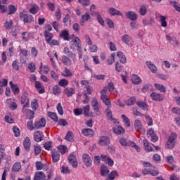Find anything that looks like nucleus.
<instances>
[{"label": "nucleus", "instance_id": "774afa93", "mask_svg": "<svg viewBox=\"0 0 180 180\" xmlns=\"http://www.w3.org/2000/svg\"><path fill=\"white\" fill-rule=\"evenodd\" d=\"M166 160L169 164H174L175 162V159L173 155H168L166 157Z\"/></svg>", "mask_w": 180, "mask_h": 180}, {"label": "nucleus", "instance_id": "f704fd0d", "mask_svg": "<svg viewBox=\"0 0 180 180\" xmlns=\"http://www.w3.org/2000/svg\"><path fill=\"white\" fill-rule=\"evenodd\" d=\"M65 93L67 95L68 98H70V96H72L74 94H75V89L68 87L65 90Z\"/></svg>", "mask_w": 180, "mask_h": 180}, {"label": "nucleus", "instance_id": "e433bc0d", "mask_svg": "<svg viewBox=\"0 0 180 180\" xmlns=\"http://www.w3.org/2000/svg\"><path fill=\"white\" fill-rule=\"evenodd\" d=\"M116 176H119V174L115 170H112L110 174H108V177L106 180H114Z\"/></svg>", "mask_w": 180, "mask_h": 180}, {"label": "nucleus", "instance_id": "3c124183", "mask_svg": "<svg viewBox=\"0 0 180 180\" xmlns=\"http://www.w3.org/2000/svg\"><path fill=\"white\" fill-rule=\"evenodd\" d=\"M68 85V80L65 79H62L58 82V86H63V88H65Z\"/></svg>", "mask_w": 180, "mask_h": 180}, {"label": "nucleus", "instance_id": "79ce46f5", "mask_svg": "<svg viewBox=\"0 0 180 180\" xmlns=\"http://www.w3.org/2000/svg\"><path fill=\"white\" fill-rule=\"evenodd\" d=\"M121 117L127 127H130V120L129 119V117H127V116L124 115H122Z\"/></svg>", "mask_w": 180, "mask_h": 180}, {"label": "nucleus", "instance_id": "a19ab883", "mask_svg": "<svg viewBox=\"0 0 180 180\" xmlns=\"http://www.w3.org/2000/svg\"><path fill=\"white\" fill-rule=\"evenodd\" d=\"M25 113H26L27 117H29L30 120H32V119H33V117H34V111H33L30 109H27L25 110Z\"/></svg>", "mask_w": 180, "mask_h": 180}, {"label": "nucleus", "instance_id": "864d4df0", "mask_svg": "<svg viewBox=\"0 0 180 180\" xmlns=\"http://www.w3.org/2000/svg\"><path fill=\"white\" fill-rule=\"evenodd\" d=\"M20 168H22V165H20V162H15L13 165V171H15V172H18Z\"/></svg>", "mask_w": 180, "mask_h": 180}, {"label": "nucleus", "instance_id": "c85d7f7f", "mask_svg": "<svg viewBox=\"0 0 180 180\" xmlns=\"http://www.w3.org/2000/svg\"><path fill=\"white\" fill-rule=\"evenodd\" d=\"M154 86H155V89H157L158 91H160V92H163V94H165V92H167V89L165 88V85H162V84H158V83H155L154 84Z\"/></svg>", "mask_w": 180, "mask_h": 180}, {"label": "nucleus", "instance_id": "f257e3e1", "mask_svg": "<svg viewBox=\"0 0 180 180\" xmlns=\"http://www.w3.org/2000/svg\"><path fill=\"white\" fill-rule=\"evenodd\" d=\"M19 18L24 23H32V22H34L33 15L27 14L25 11L20 12L19 13Z\"/></svg>", "mask_w": 180, "mask_h": 180}, {"label": "nucleus", "instance_id": "a18cd8bd", "mask_svg": "<svg viewBox=\"0 0 180 180\" xmlns=\"http://www.w3.org/2000/svg\"><path fill=\"white\" fill-rule=\"evenodd\" d=\"M136 103V97H131L129 99H128L126 101V105L127 106H132V105H134Z\"/></svg>", "mask_w": 180, "mask_h": 180}, {"label": "nucleus", "instance_id": "6e6552de", "mask_svg": "<svg viewBox=\"0 0 180 180\" xmlns=\"http://www.w3.org/2000/svg\"><path fill=\"white\" fill-rule=\"evenodd\" d=\"M71 43H72V46H75V47L77 48V51H81L82 49V44H81V39H79L78 37H76Z\"/></svg>", "mask_w": 180, "mask_h": 180}, {"label": "nucleus", "instance_id": "49530a36", "mask_svg": "<svg viewBox=\"0 0 180 180\" xmlns=\"http://www.w3.org/2000/svg\"><path fill=\"white\" fill-rule=\"evenodd\" d=\"M59 152L60 154H65L67 153V150H68V148L64 145H60L58 147Z\"/></svg>", "mask_w": 180, "mask_h": 180}, {"label": "nucleus", "instance_id": "5701e85b", "mask_svg": "<svg viewBox=\"0 0 180 180\" xmlns=\"http://www.w3.org/2000/svg\"><path fill=\"white\" fill-rule=\"evenodd\" d=\"M34 180H46V174L43 172H37Z\"/></svg>", "mask_w": 180, "mask_h": 180}, {"label": "nucleus", "instance_id": "0eeeda50", "mask_svg": "<svg viewBox=\"0 0 180 180\" xmlns=\"http://www.w3.org/2000/svg\"><path fill=\"white\" fill-rule=\"evenodd\" d=\"M82 160H83V162H84L87 168H89V167L92 166V160H91V157L89 156V155L86 153L83 154Z\"/></svg>", "mask_w": 180, "mask_h": 180}, {"label": "nucleus", "instance_id": "2eb2a0df", "mask_svg": "<svg viewBox=\"0 0 180 180\" xmlns=\"http://www.w3.org/2000/svg\"><path fill=\"white\" fill-rule=\"evenodd\" d=\"M91 19V15L86 12L82 15V20H80V25L85 26V22H88Z\"/></svg>", "mask_w": 180, "mask_h": 180}, {"label": "nucleus", "instance_id": "8fccbe9b", "mask_svg": "<svg viewBox=\"0 0 180 180\" xmlns=\"http://www.w3.org/2000/svg\"><path fill=\"white\" fill-rule=\"evenodd\" d=\"M175 144H176L175 142H172L171 141L167 140V141L166 143V148L172 150V148H174V147H175Z\"/></svg>", "mask_w": 180, "mask_h": 180}, {"label": "nucleus", "instance_id": "dca6fc26", "mask_svg": "<svg viewBox=\"0 0 180 180\" xmlns=\"http://www.w3.org/2000/svg\"><path fill=\"white\" fill-rule=\"evenodd\" d=\"M143 147L146 153H151V151H154V148L150 144V142L147 139L143 140Z\"/></svg>", "mask_w": 180, "mask_h": 180}, {"label": "nucleus", "instance_id": "a878e982", "mask_svg": "<svg viewBox=\"0 0 180 180\" xmlns=\"http://www.w3.org/2000/svg\"><path fill=\"white\" fill-rule=\"evenodd\" d=\"M126 16L127 19H130V20H137V13L134 11H129L126 13Z\"/></svg>", "mask_w": 180, "mask_h": 180}, {"label": "nucleus", "instance_id": "2f4dec72", "mask_svg": "<svg viewBox=\"0 0 180 180\" xmlns=\"http://www.w3.org/2000/svg\"><path fill=\"white\" fill-rule=\"evenodd\" d=\"M6 85H8V79H0V95L4 94V86H6Z\"/></svg>", "mask_w": 180, "mask_h": 180}, {"label": "nucleus", "instance_id": "09e8293b", "mask_svg": "<svg viewBox=\"0 0 180 180\" xmlns=\"http://www.w3.org/2000/svg\"><path fill=\"white\" fill-rule=\"evenodd\" d=\"M91 109V106L89 105H87L84 107H83L82 110L84 116H89V110Z\"/></svg>", "mask_w": 180, "mask_h": 180}, {"label": "nucleus", "instance_id": "6ab92c4d", "mask_svg": "<svg viewBox=\"0 0 180 180\" xmlns=\"http://www.w3.org/2000/svg\"><path fill=\"white\" fill-rule=\"evenodd\" d=\"M101 176H106V175H109V169L106 165H102L100 169Z\"/></svg>", "mask_w": 180, "mask_h": 180}, {"label": "nucleus", "instance_id": "37998d69", "mask_svg": "<svg viewBox=\"0 0 180 180\" xmlns=\"http://www.w3.org/2000/svg\"><path fill=\"white\" fill-rule=\"evenodd\" d=\"M160 23H161L162 27H167L168 24L167 22V18H165V16L160 15Z\"/></svg>", "mask_w": 180, "mask_h": 180}, {"label": "nucleus", "instance_id": "393cba45", "mask_svg": "<svg viewBox=\"0 0 180 180\" xmlns=\"http://www.w3.org/2000/svg\"><path fill=\"white\" fill-rule=\"evenodd\" d=\"M122 40L123 43L127 44V46H130V44H131V37H130L129 34L122 35Z\"/></svg>", "mask_w": 180, "mask_h": 180}, {"label": "nucleus", "instance_id": "4c0bfd02", "mask_svg": "<svg viewBox=\"0 0 180 180\" xmlns=\"http://www.w3.org/2000/svg\"><path fill=\"white\" fill-rule=\"evenodd\" d=\"M176 139H178V135L176 134V133L172 132L167 140H169V141H172L173 143H176Z\"/></svg>", "mask_w": 180, "mask_h": 180}, {"label": "nucleus", "instance_id": "6e6d98bb", "mask_svg": "<svg viewBox=\"0 0 180 180\" xmlns=\"http://www.w3.org/2000/svg\"><path fill=\"white\" fill-rule=\"evenodd\" d=\"M97 20L101 26H105V20H103V18L100 13H97Z\"/></svg>", "mask_w": 180, "mask_h": 180}, {"label": "nucleus", "instance_id": "13d9d810", "mask_svg": "<svg viewBox=\"0 0 180 180\" xmlns=\"http://www.w3.org/2000/svg\"><path fill=\"white\" fill-rule=\"evenodd\" d=\"M115 70L117 72H122V71H123V65H122L119 62H117L115 64Z\"/></svg>", "mask_w": 180, "mask_h": 180}, {"label": "nucleus", "instance_id": "7ed1b4c3", "mask_svg": "<svg viewBox=\"0 0 180 180\" xmlns=\"http://www.w3.org/2000/svg\"><path fill=\"white\" fill-rule=\"evenodd\" d=\"M21 105H23V108H28L30 105L29 101V94L27 92H23L20 97Z\"/></svg>", "mask_w": 180, "mask_h": 180}, {"label": "nucleus", "instance_id": "603ef678", "mask_svg": "<svg viewBox=\"0 0 180 180\" xmlns=\"http://www.w3.org/2000/svg\"><path fill=\"white\" fill-rule=\"evenodd\" d=\"M139 13L141 16H145L147 14V7L146 6H141L139 9Z\"/></svg>", "mask_w": 180, "mask_h": 180}, {"label": "nucleus", "instance_id": "de8ad7c7", "mask_svg": "<svg viewBox=\"0 0 180 180\" xmlns=\"http://www.w3.org/2000/svg\"><path fill=\"white\" fill-rule=\"evenodd\" d=\"M103 101V103L107 106V108H112V104L110 103V100L108 97L104 98H101Z\"/></svg>", "mask_w": 180, "mask_h": 180}, {"label": "nucleus", "instance_id": "cd10ccee", "mask_svg": "<svg viewBox=\"0 0 180 180\" xmlns=\"http://www.w3.org/2000/svg\"><path fill=\"white\" fill-rule=\"evenodd\" d=\"M62 63L64 64V65H67V67H70V65L72 64L71 59L65 56H62Z\"/></svg>", "mask_w": 180, "mask_h": 180}, {"label": "nucleus", "instance_id": "9d476101", "mask_svg": "<svg viewBox=\"0 0 180 180\" xmlns=\"http://www.w3.org/2000/svg\"><path fill=\"white\" fill-rule=\"evenodd\" d=\"M46 127V119L43 117L34 122V127L37 129H42V127Z\"/></svg>", "mask_w": 180, "mask_h": 180}, {"label": "nucleus", "instance_id": "473e14b6", "mask_svg": "<svg viewBox=\"0 0 180 180\" xmlns=\"http://www.w3.org/2000/svg\"><path fill=\"white\" fill-rule=\"evenodd\" d=\"M31 108L34 112L37 110V108H39V101L37 99H32V101H31Z\"/></svg>", "mask_w": 180, "mask_h": 180}, {"label": "nucleus", "instance_id": "a211bd4d", "mask_svg": "<svg viewBox=\"0 0 180 180\" xmlns=\"http://www.w3.org/2000/svg\"><path fill=\"white\" fill-rule=\"evenodd\" d=\"M146 64L147 67L149 68V70L153 72V74H157V66L153 63L151 61H146Z\"/></svg>", "mask_w": 180, "mask_h": 180}, {"label": "nucleus", "instance_id": "bb28decb", "mask_svg": "<svg viewBox=\"0 0 180 180\" xmlns=\"http://www.w3.org/2000/svg\"><path fill=\"white\" fill-rule=\"evenodd\" d=\"M131 81L134 85H139L141 83V79L137 75H133L131 76Z\"/></svg>", "mask_w": 180, "mask_h": 180}, {"label": "nucleus", "instance_id": "4468645a", "mask_svg": "<svg viewBox=\"0 0 180 180\" xmlns=\"http://www.w3.org/2000/svg\"><path fill=\"white\" fill-rule=\"evenodd\" d=\"M113 132L115 134H117V136H120L121 134H124L126 131L123 127H122V126H115L113 128Z\"/></svg>", "mask_w": 180, "mask_h": 180}, {"label": "nucleus", "instance_id": "c03bdc74", "mask_svg": "<svg viewBox=\"0 0 180 180\" xmlns=\"http://www.w3.org/2000/svg\"><path fill=\"white\" fill-rule=\"evenodd\" d=\"M34 155H39L41 153V146L34 145Z\"/></svg>", "mask_w": 180, "mask_h": 180}, {"label": "nucleus", "instance_id": "423d86ee", "mask_svg": "<svg viewBox=\"0 0 180 180\" xmlns=\"http://www.w3.org/2000/svg\"><path fill=\"white\" fill-rule=\"evenodd\" d=\"M68 160L69 163L71 164L73 168L78 167V161H77V157L75 156V155L72 153L70 154L68 158Z\"/></svg>", "mask_w": 180, "mask_h": 180}, {"label": "nucleus", "instance_id": "7c9ffc66", "mask_svg": "<svg viewBox=\"0 0 180 180\" xmlns=\"http://www.w3.org/2000/svg\"><path fill=\"white\" fill-rule=\"evenodd\" d=\"M134 127L138 133L143 129V124H141V121L140 120H136L134 121Z\"/></svg>", "mask_w": 180, "mask_h": 180}, {"label": "nucleus", "instance_id": "f8f14e48", "mask_svg": "<svg viewBox=\"0 0 180 180\" xmlns=\"http://www.w3.org/2000/svg\"><path fill=\"white\" fill-rule=\"evenodd\" d=\"M101 160L105 162V164H108L109 167H113L115 165V162L112 158H108L106 155H101Z\"/></svg>", "mask_w": 180, "mask_h": 180}, {"label": "nucleus", "instance_id": "4be33fe9", "mask_svg": "<svg viewBox=\"0 0 180 180\" xmlns=\"http://www.w3.org/2000/svg\"><path fill=\"white\" fill-rule=\"evenodd\" d=\"M44 37L46 43H50L51 40H53V37H54V34L53 33L49 32V31H44Z\"/></svg>", "mask_w": 180, "mask_h": 180}, {"label": "nucleus", "instance_id": "0e129e2a", "mask_svg": "<svg viewBox=\"0 0 180 180\" xmlns=\"http://www.w3.org/2000/svg\"><path fill=\"white\" fill-rule=\"evenodd\" d=\"M28 68L30 72H34L36 71V65H34V63L32 62L28 65Z\"/></svg>", "mask_w": 180, "mask_h": 180}, {"label": "nucleus", "instance_id": "ea45409f", "mask_svg": "<svg viewBox=\"0 0 180 180\" xmlns=\"http://www.w3.org/2000/svg\"><path fill=\"white\" fill-rule=\"evenodd\" d=\"M48 116H49V117L52 119V120H53V122H58V117L57 116V114L56 112H49Z\"/></svg>", "mask_w": 180, "mask_h": 180}, {"label": "nucleus", "instance_id": "72a5a7b5", "mask_svg": "<svg viewBox=\"0 0 180 180\" xmlns=\"http://www.w3.org/2000/svg\"><path fill=\"white\" fill-rule=\"evenodd\" d=\"M39 11H40V7H39V6L34 4L31 9L29 10L30 13H31L32 15H36V13H37V12H39Z\"/></svg>", "mask_w": 180, "mask_h": 180}, {"label": "nucleus", "instance_id": "20e7f679", "mask_svg": "<svg viewBox=\"0 0 180 180\" xmlns=\"http://www.w3.org/2000/svg\"><path fill=\"white\" fill-rule=\"evenodd\" d=\"M91 106L96 116H100L101 115V108L99 107V102L96 98H94L91 101Z\"/></svg>", "mask_w": 180, "mask_h": 180}, {"label": "nucleus", "instance_id": "39448f33", "mask_svg": "<svg viewBox=\"0 0 180 180\" xmlns=\"http://www.w3.org/2000/svg\"><path fill=\"white\" fill-rule=\"evenodd\" d=\"M152 101H155V102H162L164 99H165V97L164 96L160 94V93L157 92H153L150 95Z\"/></svg>", "mask_w": 180, "mask_h": 180}, {"label": "nucleus", "instance_id": "c756f323", "mask_svg": "<svg viewBox=\"0 0 180 180\" xmlns=\"http://www.w3.org/2000/svg\"><path fill=\"white\" fill-rule=\"evenodd\" d=\"M13 26V20H12L11 19L7 20L4 22V27H5L6 30H11V29H12Z\"/></svg>", "mask_w": 180, "mask_h": 180}, {"label": "nucleus", "instance_id": "412c9836", "mask_svg": "<svg viewBox=\"0 0 180 180\" xmlns=\"http://www.w3.org/2000/svg\"><path fill=\"white\" fill-rule=\"evenodd\" d=\"M32 143L30 142V138L26 137L23 141V146L25 150H26L27 152L30 151V146Z\"/></svg>", "mask_w": 180, "mask_h": 180}, {"label": "nucleus", "instance_id": "4d7b16f0", "mask_svg": "<svg viewBox=\"0 0 180 180\" xmlns=\"http://www.w3.org/2000/svg\"><path fill=\"white\" fill-rule=\"evenodd\" d=\"M31 54L32 57H33L34 58H36V57H37V54H39V51L37 50V49H36V47H32L31 49Z\"/></svg>", "mask_w": 180, "mask_h": 180}, {"label": "nucleus", "instance_id": "052dcab7", "mask_svg": "<svg viewBox=\"0 0 180 180\" xmlns=\"http://www.w3.org/2000/svg\"><path fill=\"white\" fill-rule=\"evenodd\" d=\"M13 131L15 137H19V136H20V130L18 127H13Z\"/></svg>", "mask_w": 180, "mask_h": 180}, {"label": "nucleus", "instance_id": "9b49d317", "mask_svg": "<svg viewBox=\"0 0 180 180\" xmlns=\"http://www.w3.org/2000/svg\"><path fill=\"white\" fill-rule=\"evenodd\" d=\"M108 13L111 15V16H122L123 15V13H122V12H120V11L113 8V7H110L108 9Z\"/></svg>", "mask_w": 180, "mask_h": 180}, {"label": "nucleus", "instance_id": "f03ea898", "mask_svg": "<svg viewBox=\"0 0 180 180\" xmlns=\"http://www.w3.org/2000/svg\"><path fill=\"white\" fill-rule=\"evenodd\" d=\"M98 144L101 147L109 146V144H110V138L108 137L107 136H101L98 137Z\"/></svg>", "mask_w": 180, "mask_h": 180}, {"label": "nucleus", "instance_id": "58836bf2", "mask_svg": "<svg viewBox=\"0 0 180 180\" xmlns=\"http://www.w3.org/2000/svg\"><path fill=\"white\" fill-rule=\"evenodd\" d=\"M101 99H105V98L108 97V86H105L102 91H101Z\"/></svg>", "mask_w": 180, "mask_h": 180}, {"label": "nucleus", "instance_id": "f3484780", "mask_svg": "<svg viewBox=\"0 0 180 180\" xmlns=\"http://www.w3.org/2000/svg\"><path fill=\"white\" fill-rule=\"evenodd\" d=\"M43 137H44V135L43 134V132L41 131H37L34 134V140L37 141V143H40V141H42Z\"/></svg>", "mask_w": 180, "mask_h": 180}, {"label": "nucleus", "instance_id": "bf43d9fd", "mask_svg": "<svg viewBox=\"0 0 180 180\" xmlns=\"http://www.w3.org/2000/svg\"><path fill=\"white\" fill-rule=\"evenodd\" d=\"M35 167L37 169V171H40L41 169H43L44 168V165L41 163V162H36Z\"/></svg>", "mask_w": 180, "mask_h": 180}, {"label": "nucleus", "instance_id": "5fc2aeb1", "mask_svg": "<svg viewBox=\"0 0 180 180\" xmlns=\"http://www.w3.org/2000/svg\"><path fill=\"white\" fill-rule=\"evenodd\" d=\"M61 92V89L58 85H55L53 87V95H58Z\"/></svg>", "mask_w": 180, "mask_h": 180}, {"label": "nucleus", "instance_id": "1a4fd4ad", "mask_svg": "<svg viewBox=\"0 0 180 180\" xmlns=\"http://www.w3.org/2000/svg\"><path fill=\"white\" fill-rule=\"evenodd\" d=\"M59 37L60 39H63V40H64L65 41H70V33L67 30H62L59 34Z\"/></svg>", "mask_w": 180, "mask_h": 180}, {"label": "nucleus", "instance_id": "69168bd1", "mask_svg": "<svg viewBox=\"0 0 180 180\" xmlns=\"http://www.w3.org/2000/svg\"><path fill=\"white\" fill-rule=\"evenodd\" d=\"M63 72H64L63 74V77H71L72 75V73L71 72V71L67 68H65Z\"/></svg>", "mask_w": 180, "mask_h": 180}, {"label": "nucleus", "instance_id": "ddd939ff", "mask_svg": "<svg viewBox=\"0 0 180 180\" xmlns=\"http://www.w3.org/2000/svg\"><path fill=\"white\" fill-rule=\"evenodd\" d=\"M82 134L86 137H93L94 134H95V131H94L92 129H84L82 130Z\"/></svg>", "mask_w": 180, "mask_h": 180}, {"label": "nucleus", "instance_id": "680f3d73", "mask_svg": "<svg viewBox=\"0 0 180 180\" xmlns=\"http://www.w3.org/2000/svg\"><path fill=\"white\" fill-rule=\"evenodd\" d=\"M50 75L51 78L54 79V81H58V75H57V73L54 70H51L50 72Z\"/></svg>", "mask_w": 180, "mask_h": 180}, {"label": "nucleus", "instance_id": "338daca9", "mask_svg": "<svg viewBox=\"0 0 180 180\" xmlns=\"http://www.w3.org/2000/svg\"><path fill=\"white\" fill-rule=\"evenodd\" d=\"M12 67L15 71H19V62L18 60L13 61Z\"/></svg>", "mask_w": 180, "mask_h": 180}, {"label": "nucleus", "instance_id": "b1692460", "mask_svg": "<svg viewBox=\"0 0 180 180\" xmlns=\"http://www.w3.org/2000/svg\"><path fill=\"white\" fill-rule=\"evenodd\" d=\"M137 106L142 109L143 110H145L146 112H148V105L147 103L144 101H138L136 102Z\"/></svg>", "mask_w": 180, "mask_h": 180}, {"label": "nucleus", "instance_id": "e2e57ef3", "mask_svg": "<svg viewBox=\"0 0 180 180\" xmlns=\"http://www.w3.org/2000/svg\"><path fill=\"white\" fill-rule=\"evenodd\" d=\"M56 109H57L58 113H59L60 115H64L63 106H61V103H58Z\"/></svg>", "mask_w": 180, "mask_h": 180}, {"label": "nucleus", "instance_id": "c9c22d12", "mask_svg": "<svg viewBox=\"0 0 180 180\" xmlns=\"http://www.w3.org/2000/svg\"><path fill=\"white\" fill-rule=\"evenodd\" d=\"M8 15H13L15 13V12L18 11V8L15 5H8Z\"/></svg>", "mask_w": 180, "mask_h": 180}, {"label": "nucleus", "instance_id": "aec40b11", "mask_svg": "<svg viewBox=\"0 0 180 180\" xmlns=\"http://www.w3.org/2000/svg\"><path fill=\"white\" fill-rule=\"evenodd\" d=\"M51 157L53 162H58V161H60V152L57 150H53L51 152Z\"/></svg>", "mask_w": 180, "mask_h": 180}]
</instances>
